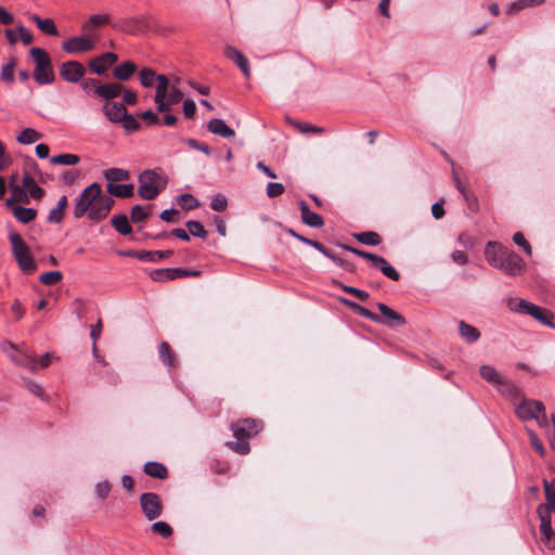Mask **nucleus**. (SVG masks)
Masks as SVG:
<instances>
[{
  "label": "nucleus",
  "instance_id": "obj_22",
  "mask_svg": "<svg viewBox=\"0 0 555 555\" xmlns=\"http://www.w3.org/2000/svg\"><path fill=\"white\" fill-rule=\"evenodd\" d=\"M127 109L124 103L106 102L103 105V114L114 124H119L126 116Z\"/></svg>",
  "mask_w": 555,
  "mask_h": 555
},
{
  "label": "nucleus",
  "instance_id": "obj_19",
  "mask_svg": "<svg viewBox=\"0 0 555 555\" xmlns=\"http://www.w3.org/2000/svg\"><path fill=\"white\" fill-rule=\"evenodd\" d=\"M118 57L113 52H105L101 55L93 57L89 61V68L96 75H103L106 73L108 67L117 62Z\"/></svg>",
  "mask_w": 555,
  "mask_h": 555
},
{
  "label": "nucleus",
  "instance_id": "obj_8",
  "mask_svg": "<svg viewBox=\"0 0 555 555\" xmlns=\"http://www.w3.org/2000/svg\"><path fill=\"white\" fill-rule=\"evenodd\" d=\"M341 247L371 262L373 267L379 269V271L388 279L392 281H398L400 279L399 272L386 260V258L348 245H341Z\"/></svg>",
  "mask_w": 555,
  "mask_h": 555
},
{
  "label": "nucleus",
  "instance_id": "obj_3",
  "mask_svg": "<svg viewBox=\"0 0 555 555\" xmlns=\"http://www.w3.org/2000/svg\"><path fill=\"white\" fill-rule=\"evenodd\" d=\"M515 413L522 422L534 420L540 427L548 425L545 406L539 400L522 399L515 403Z\"/></svg>",
  "mask_w": 555,
  "mask_h": 555
},
{
  "label": "nucleus",
  "instance_id": "obj_39",
  "mask_svg": "<svg viewBox=\"0 0 555 555\" xmlns=\"http://www.w3.org/2000/svg\"><path fill=\"white\" fill-rule=\"evenodd\" d=\"M80 158L76 154L64 153L54 155L50 158L53 165L75 166L79 163Z\"/></svg>",
  "mask_w": 555,
  "mask_h": 555
},
{
  "label": "nucleus",
  "instance_id": "obj_38",
  "mask_svg": "<svg viewBox=\"0 0 555 555\" xmlns=\"http://www.w3.org/2000/svg\"><path fill=\"white\" fill-rule=\"evenodd\" d=\"M103 176L108 183H116L127 180L129 178V171L122 168H109L103 172Z\"/></svg>",
  "mask_w": 555,
  "mask_h": 555
},
{
  "label": "nucleus",
  "instance_id": "obj_13",
  "mask_svg": "<svg viewBox=\"0 0 555 555\" xmlns=\"http://www.w3.org/2000/svg\"><path fill=\"white\" fill-rule=\"evenodd\" d=\"M538 516L541 520L540 524V531L542 534V542L544 545L550 548H555V532L552 529L551 525V515H548V507H544L543 505H540L538 507Z\"/></svg>",
  "mask_w": 555,
  "mask_h": 555
},
{
  "label": "nucleus",
  "instance_id": "obj_18",
  "mask_svg": "<svg viewBox=\"0 0 555 555\" xmlns=\"http://www.w3.org/2000/svg\"><path fill=\"white\" fill-rule=\"evenodd\" d=\"M156 82L157 86L154 95V103L156 104V109L158 113H167V104L165 100L167 99V95L172 85L166 75H158Z\"/></svg>",
  "mask_w": 555,
  "mask_h": 555
},
{
  "label": "nucleus",
  "instance_id": "obj_20",
  "mask_svg": "<svg viewBox=\"0 0 555 555\" xmlns=\"http://www.w3.org/2000/svg\"><path fill=\"white\" fill-rule=\"evenodd\" d=\"M377 308L382 314L379 323H383L389 327L402 326L405 324V319L384 302H378Z\"/></svg>",
  "mask_w": 555,
  "mask_h": 555
},
{
  "label": "nucleus",
  "instance_id": "obj_36",
  "mask_svg": "<svg viewBox=\"0 0 555 555\" xmlns=\"http://www.w3.org/2000/svg\"><path fill=\"white\" fill-rule=\"evenodd\" d=\"M13 215L20 222L26 224L36 218L37 211L34 208L15 206V207H13Z\"/></svg>",
  "mask_w": 555,
  "mask_h": 555
},
{
  "label": "nucleus",
  "instance_id": "obj_44",
  "mask_svg": "<svg viewBox=\"0 0 555 555\" xmlns=\"http://www.w3.org/2000/svg\"><path fill=\"white\" fill-rule=\"evenodd\" d=\"M183 92L177 88L175 85L169 90V93L167 95L166 104H167V112L170 111L171 105L177 104L183 100Z\"/></svg>",
  "mask_w": 555,
  "mask_h": 555
},
{
  "label": "nucleus",
  "instance_id": "obj_51",
  "mask_svg": "<svg viewBox=\"0 0 555 555\" xmlns=\"http://www.w3.org/2000/svg\"><path fill=\"white\" fill-rule=\"evenodd\" d=\"M227 446L238 454H247L250 451L249 443L246 440L229 441Z\"/></svg>",
  "mask_w": 555,
  "mask_h": 555
},
{
  "label": "nucleus",
  "instance_id": "obj_41",
  "mask_svg": "<svg viewBox=\"0 0 555 555\" xmlns=\"http://www.w3.org/2000/svg\"><path fill=\"white\" fill-rule=\"evenodd\" d=\"M543 2L544 0H516L508 5L507 11L513 14L529 7L540 5Z\"/></svg>",
  "mask_w": 555,
  "mask_h": 555
},
{
  "label": "nucleus",
  "instance_id": "obj_49",
  "mask_svg": "<svg viewBox=\"0 0 555 555\" xmlns=\"http://www.w3.org/2000/svg\"><path fill=\"white\" fill-rule=\"evenodd\" d=\"M186 228L189 229L190 233L193 236L205 238L207 236V231L203 227V224L195 220H190L185 223Z\"/></svg>",
  "mask_w": 555,
  "mask_h": 555
},
{
  "label": "nucleus",
  "instance_id": "obj_10",
  "mask_svg": "<svg viewBox=\"0 0 555 555\" xmlns=\"http://www.w3.org/2000/svg\"><path fill=\"white\" fill-rule=\"evenodd\" d=\"M525 266L522 258L514 250L508 249L496 269L503 271L507 275L515 276L524 272Z\"/></svg>",
  "mask_w": 555,
  "mask_h": 555
},
{
  "label": "nucleus",
  "instance_id": "obj_60",
  "mask_svg": "<svg viewBox=\"0 0 555 555\" xmlns=\"http://www.w3.org/2000/svg\"><path fill=\"white\" fill-rule=\"evenodd\" d=\"M354 312L358 313L359 315L361 317H364L371 321H374V322H380V317L371 312L370 310H367L366 308L360 306V305H354Z\"/></svg>",
  "mask_w": 555,
  "mask_h": 555
},
{
  "label": "nucleus",
  "instance_id": "obj_61",
  "mask_svg": "<svg viewBox=\"0 0 555 555\" xmlns=\"http://www.w3.org/2000/svg\"><path fill=\"white\" fill-rule=\"evenodd\" d=\"M16 31L18 34V39H21V41L27 46V44H30L34 40V36L33 34L26 29L23 25H18L16 27Z\"/></svg>",
  "mask_w": 555,
  "mask_h": 555
},
{
  "label": "nucleus",
  "instance_id": "obj_52",
  "mask_svg": "<svg viewBox=\"0 0 555 555\" xmlns=\"http://www.w3.org/2000/svg\"><path fill=\"white\" fill-rule=\"evenodd\" d=\"M152 531L164 538H168L172 533V528L166 521H156L152 525Z\"/></svg>",
  "mask_w": 555,
  "mask_h": 555
},
{
  "label": "nucleus",
  "instance_id": "obj_26",
  "mask_svg": "<svg viewBox=\"0 0 555 555\" xmlns=\"http://www.w3.org/2000/svg\"><path fill=\"white\" fill-rule=\"evenodd\" d=\"M207 129L211 133L221 138H231L235 134L234 130L230 128L223 119L220 118L211 119L207 125Z\"/></svg>",
  "mask_w": 555,
  "mask_h": 555
},
{
  "label": "nucleus",
  "instance_id": "obj_12",
  "mask_svg": "<svg viewBox=\"0 0 555 555\" xmlns=\"http://www.w3.org/2000/svg\"><path fill=\"white\" fill-rule=\"evenodd\" d=\"M10 359L15 364L26 367L33 373L38 371V357L25 345L17 346L15 352L10 353Z\"/></svg>",
  "mask_w": 555,
  "mask_h": 555
},
{
  "label": "nucleus",
  "instance_id": "obj_15",
  "mask_svg": "<svg viewBox=\"0 0 555 555\" xmlns=\"http://www.w3.org/2000/svg\"><path fill=\"white\" fill-rule=\"evenodd\" d=\"M261 427L260 422L251 418H245L231 425L233 436L238 440H247L251 438L259 433Z\"/></svg>",
  "mask_w": 555,
  "mask_h": 555
},
{
  "label": "nucleus",
  "instance_id": "obj_56",
  "mask_svg": "<svg viewBox=\"0 0 555 555\" xmlns=\"http://www.w3.org/2000/svg\"><path fill=\"white\" fill-rule=\"evenodd\" d=\"M513 242L521 247L524 249V251L527 254V255H531L532 254V249H531V246L530 244L527 242V240L525 238V236L522 235V233L520 232H517L513 235Z\"/></svg>",
  "mask_w": 555,
  "mask_h": 555
},
{
  "label": "nucleus",
  "instance_id": "obj_30",
  "mask_svg": "<svg viewBox=\"0 0 555 555\" xmlns=\"http://www.w3.org/2000/svg\"><path fill=\"white\" fill-rule=\"evenodd\" d=\"M29 18H30V21H33L37 25V27L43 34H47V35H50V36H57L59 35V30H57L53 20H51V18H41L37 14H31L29 16Z\"/></svg>",
  "mask_w": 555,
  "mask_h": 555
},
{
  "label": "nucleus",
  "instance_id": "obj_42",
  "mask_svg": "<svg viewBox=\"0 0 555 555\" xmlns=\"http://www.w3.org/2000/svg\"><path fill=\"white\" fill-rule=\"evenodd\" d=\"M177 203L185 210L195 209L199 206V202L190 193L179 195Z\"/></svg>",
  "mask_w": 555,
  "mask_h": 555
},
{
  "label": "nucleus",
  "instance_id": "obj_23",
  "mask_svg": "<svg viewBox=\"0 0 555 555\" xmlns=\"http://www.w3.org/2000/svg\"><path fill=\"white\" fill-rule=\"evenodd\" d=\"M508 248L496 242H488L485 249V257L490 266L496 269Z\"/></svg>",
  "mask_w": 555,
  "mask_h": 555
},
{
  "label": "nucleus",
  "instance_id": "obj_63",
  "mask_svg": "<svg viewBox=\"0 0 555 555\" xmlns=\"http://www.w3.org/2000/svg\"><path fill=\"white\" fill-rule=\"evenodd\" d=\"M94 491L99 498L104 500L111 491V483L107 480L98 482L95 485Z\"/></svg>",
  "mask_w": 555,
  "mask_h": 555
},
{
  "label": "nucleus",
  "instance_id": "obj_28",
  "mask_svg": "<svg viewBox=\"0 0 555 555\" xmlns=\"http://www.w3.org/2000/svg\"><path fill=\"white\" fill-rule=\"evenodd\" d=\"M23 191L25 193V196L29 195L34 198H41L44 194V191L42 188H40L35 179L30 177L29 175H25L23 177L22 181Z\"/></svg>",
  "mask_w": 555,
  "mask_h": 555
},
{
  "label": "nucleus",
  "instance_id": "obj_64",
  "mask_svg": "<svg viewBox=\"0 0 555 555\" xmlns=\"http://www.w3.org/2000/svg\"><path fill=\"white\" fill-rule=\"evenodd\" d=\"M196 113L195 102L191 99H188L183 102V114L186 118L192 119Z\"/></svg>",
  "mask_w": 555,
  "mask_h": 555
},
{
  "label": "nucleus",
  "instance_id": "obj_54",
  "mask_svg": "<svg viewBox=\"0 0 555 555\" xmlns=\"http://www.w3.org/2000/svg\"><path fill=\"white\" fill-rule=\"evenodd\" d=\"M542 428L545 430L551 448L555 450V417L552 416V418L548 420V425Z\"/></svg>",
  "mask_w": 555,
  "mask_h": 555
},
{
  "label": "nucleus",
  "instance_id": "obj_50",
  "mask_svg": "<svg viewBox=\"0 0 555 555\" xmlns=\"http://www.w3.org/2000/svg\"><path fill=\"white\" fill-rule=\"evenodd\" d=\"M527 434H528L529 439H530V444L534 449V451L539 455L544 456L545 455V448H544L542 441L537 436V434L532 429H529V428H527Z\"/></svg>",
  "mask_w": 555,
  "mask_h": 555
},
{
  "label": "nucleus",
  "instance_id": "obj_7",
  "mask_svg": "<svg viewBox=\"0 0 555 555\" xmlns=\"http://www.w3.org/2000/svg\"><path fill=\"white\" fill-rule=\"evenodd\" d=\"M479 373L483 379L493 385L504 396H517V387L509 379L502 376L495 367L485 364L479 367Z\"/></svg>",
  "mask_w": 555,
  "mask_h": 555
},
{
  "label": "nucleus",
  "instance_id": "obj_58",
  "mask_svg": "<svg viewBox=\"0 0 555 555\" xmlns=\"http://www.w3.org/2000/svg\"><path fill=\"white\" fill-rule=\"evenodd\" d=\"M341 289L344 292L348 293V294H351V295L356 296L361 301H365L370 297L367 292L359 289V288L353 287V286L341 285Z\"/></svg>",
  "mask_w": 555,
  "mask_h": 555
},
{
  "label": "nucleus",
  "instance_id": "obj_24",
  "mask_svg": "<svg viewBox=\"0 0 555 555\" xmlns=\"http://www.w3.org/2000/svg\"><path fill=\"white\" fill-rule=\"evenodd\" d=\"M122 91H124V88L120 83L109 82V83L95 86L94 94L96 96L109 102V100H113V99L119 96Z\"/></svg>",
  "mask_w": 555,
  "mask_h": 555
},
{
  "label": "nucleus",
  "instance_id": "obj_21",
  "mask_svg": "<svg viewBox=\"0 0 555 555\" xmlns=\"http://www.w3.org/2000/svg\"><path fill=\"white\" fill-rule=\"evenodd\" d=\"M223 53L229 60L233 61L240 67L246 78H249L250 69L248 60L240 50L231 44H228L224 47Z\"/></svg>",
  "mask_w": 555,
  "mask_h": 555
},
{
  "label": "nucleus",
  "instance_id": "obj_62",
  "mask_svg": "<svg viewBox=\"0 0 555 555\" xmlns=\"http://www.w3.org/2000/svg\"><path fill=\"white\" fill-rule=\"evenodd\" d=\"M293 125L302 133H309V132L320 133L323 131V128L313 126L311 124L294 121Z\"/></svg>",
  "mask_w": 555,
  "mask_h": 555
},
{
  "label": "nucleus",
  "instance_id": "obj_9",
  "mask_svg": "<svg viewBox=\"0 0 555 555\" xmlns=\"http://www.w3.org/2000/svg\"><path fill=\"white\" fill-rule=\"evenodd\" d=\"M113 27L130 35H140L150 28V22L145 15H135L121 20Z\"/></svg>",
  "mask_w": 555,
  "mask_h": 555
},
{
  "label": "nucleus",
  "instance_id": "obj_46",
  "mask_svg": "<svg viewBox=\"0 0 555 555\" xmlns=\"http://www.w3.org/2000/svg\"><path fill=\"white\" fill-rule=\"evenodd\" d=\"M157 76L151 68H143L139 75L140 83L144 88H149L157 80Z\"/></svg>",
  "mask_w": 555,
  "mask_h": 555
},
{
  "label": "nucleus",
  "instance_id": "obj_53",
  "mask_svg": "<svg viewBox=\"0 0 555 555\" xmlns=\"http://www.w3.org/2000/svg\"><path fill=\"white\" fill-rule=\"evenodd\" d=\"M210 207L212 210L218 212L224 211L228 207V201L225 196L221 194H217L216 196H214L210 203Z\"/></svg>",
  "mask_w": 555,
  "mask_h": 555
},
{
  "label": "nucleus",
  "instance_id": "obj_33",
  "mask_svg": "<svg viewBox=\"0 0 555 555\" xmlns=\"http://www.w3.org/2000/svg\"><path fill=\"white\" fill-rule=\"evenodd\" d=\"M158 354L165 365L168 367L176 366V356L168 343L163 341L159 344Z\"/></svg>",
  "mask_w": 555,
  "mask_h": 555
},
{
  "label": "nucleus",
  "instance_id": "obj_29",
  "mask_svg": "<svg viewBox=\"0 0 555 555\" xmlns=\"http://www.w3.org/2000/svg\"><path fill=\"white\" fill-rule=\"evenodd\" d=\"M67 204H68L67 196L66 195L61 196L57 201L56 206L50 210V212L47 217V221L51 222V223H61L64 218V214H65Z\"/></svg>",
  "mask_w": 555,
  "mask_h": 555
},
{
  "label": "nucleus",
  "instance_id": "obj_43",
  "mask_svg": "<svg viewBox=\"0 0 555 555\" xmlns=\"http://www.w3.org/2000/svg\"><path fill=\"white\" fill-rule=\"evenodd\" d=\"M354 237L362 244L376 246L380 243L379 235L375 232L367 231L354 234Z\"/></svg>",
  "mask_w": 555,
  "mask_h": 555
},
{
  "label": "nucleus",
  "instance_id": "obj_47",
  "mask_svg": "<svg viewBox=\"0 0 555 555\" xmlns=\"http://www.w3.org/2000/svg\"><path fill=\"white\" fill-rule=\"evenodd\" d=\"M120 122L125 131L129 133L138 131L141 127L140 122L135 119V117L128 112L126 113L125 118Z\"/></svg>",
  "mask_w": 555,
  "mask_h": 555
},
{
  "label": "nucleus",
  "instance_id": "obj_6",
  "mask_svg": "<svg viewBox=\"0 0 555 555\" xmlns=\"http://www.w3.org/2000/svg\"><path fill=\"white\" fill-rule=\"evenodd\" d=\"M29 54L35 62L34 78L39 85H50L54 81L55 76L49 54L41 48L34 47L29 50Z\"/></svg>",
  "mask_w": 555,
  "mask_h": 555
},
{
  "label": "nucleus",
  "instance_id": "obj_5",
  "mask_svg": "<svg viewBox=\"0 0 555 555\" xmlns=\"http://www.w3.org/2000/svg\"><path fill=\"white\" fill-rule=\"evenodd\" d=\"M9 241L11 243L12 254L17 261L20 269L25 273L34 272L37 268V264L29 250V247L24 242L22 236L15 231H10Z\"/></svg>",
  "mask_w": 555,
  "mask_h": 555
},
{
  "label": "nucleus",
  "instance_id": "obj_27",
  "mask_svg": "<svg viewBox=\"0 0 555 555\" xmlns=\"http://www.w3.org/2000/svg\"><path fill=\"white\" fill-rule=\"evenodd\" d=\"M107 195L111 197L116 196L119 198H128L133 195L134 186L131 183L127 184H117V183H107Z\"/></svg>",
  "mask_w": 555,
  "mask_h": 555
},
{
  "label": "nucleus",
  "instance_id": "obj_35",
  "mask_svg": "<svg viewBox=\"0 0 555 555\" xmlns=\"http://www.w3.org/2000/svg\"><path fill=\"white\" fill-rule=\"evenodd\" d=\"M41 138H42V134L39 131H37L33 128H25L17 135L16 141L20 144L28 145V144L35 143L36 141L40 140Z\"/></svg>",
  "mask_w": 555,
  "mask_h": 555
},
{
  "label": "nucleus",
  "instance_id": "obj_25",
  "mask_svg": "<svg viewBox=\"0 0 555 555\" xmlns=\"http://www.w3.org/2000/svg\"><path fill=\"white\" fill-rule=\"evenodd\" d=\"M301 220L305 224L311 228H321L324 224L323 218L313 211L310 210L309 205L300 201L298 203Z\"/></svg>",
  "mask_w": 555,
  "mask_h": 555
},
{
  "label": "nucleus",
  "instance_id": "obj_45",
  "mask_svg": "<svg viewBox=\"0 0 555 555\" xmlns=\"http://www.w3.org/2000/svg\"><path fill=\"white\" fill-rule=\"evenodd\" d=\"M15 65V60L11 59L5 65L2 66L0 77L3 81L9 83H12L14 81Z\"/></svg>",
  "mask_w": 555,
  "mask_h": 555
},
{
  "label": "nucleus",
  "instance_id": "obj_32",
  "mask_svg": "<svg viewBox=\"0 0 555 555\" xmlns=\"http://www.w3.org/2000/svg\"><path fill=\"white\" fill-rule=\"evenodd\" d=\"M459 332L462 338L469 344L477 341L480 337L479 330L464 321L459 322Z\"/></svg>",
  "mask_w": 555,
  "mask_h": 555
},
{
  "label": "nucleus",
  "instance_id": "obj_40",
  "mask_svg": "<svg viewBox=\"0 0 555 555\" xmlns=\"http://www.w3.org/2000/svg\"><path fill=\"white\" fill-rule=\"evenodd\" d=\"M544 491H545V498L547 501L546 505H543L544 507H548V514L553 511L555 512V479L552 481H547L546 479L543 480Z\"/></svg>",
  "mask_w": 555,
  "mask_h": 555
},
{
  "label": "nucleus",
  "instance_id": "obj_34",
  "mask_svg": "<svg viewBox=\"0 0 555 555\" xmlns=\"http://www.w3.org/2000/svg\"><path fill=\"white\" fill-rule=\"evenodd\" d=\"M144 473L151 477L165 479L168 476L167 468L158 462H147L144 465Z\"/></svg>",
  "mask_w": 555,
  "mask_h": 555
},
{
  "label": "nucleus",
  "instance_id": "obj_48",
  "mask_svg": "<svg viewBox=\"0 0 555 555\" xmlns=\"http://www.w3.org/2000/svg\"><path fill=\"white\" fill-rule=\"evenodd\" d=\"M63 278V274L61 271H49L39 276L40 283L44 285H55L59 283Z\"/></svg>",
  "mask_w": 555,
  "mask_h": 555
},
{
  "label": "nucleus",
  "instance_id": "obj_11",
  "mask_svg": "<svg viewBox=\"0 0 555 555\" xmlns=\"http://www.w3.org/2000/svg\"><path fill=\"white\" fill-rule=\"evenodd\" d=\"M111 17L108 14H92L81 25L82 35L89 38L96 47L99 41L98 28L108 24Z\"/></svg>",
  "mask_w": 555,
  "mask_h": 555
},
{
  "label": "nucleus",
  "instance_id": "obj_57",
  "mask_svg": "<svg viewBox=\"0 0 555 555\" xmlns=\"http://www.w3.org/2000/svg\"><path fill=\"white\" fill-rule=\"evenodd\" d=\"M149 211H145L144 208L140 205H134L132 208H131V220L133 222H141L143 221L144 219H146L149 217Z\"/></svg>",
  "mask_w": 555,
  "mask_h": 555
},
{
  "label": "nucleus",
  "instance_id": "obj_31",
  "mask_svg": "<svg viewBox=\"0 0 555 555\" xmlns=\"http://www.w3.org/2000/svg\"><path fill=\"white\" fill-rule=\"evenodd\" d=\"M137 65L130 61L122 62L113 70L114 77L121 81H127L135 73Z\"/></svg>",
  "mask_w": 555,
  "mask_h": 555
},
{
  "label": "nucleus",
  "instance_id": "obj_14",
  "mask_svg": "<svg viewBox=\"0 0 555 555\" xmlns=\"http://www.w3.org/2000/svg\"><path fill=\"white\" fill-rule=\"evenodd\" d=\"M141 508L149 520H154L162 515L163 505L159 496L153 492L143 493L140 496Z\"/></svg>",
  "mask_w": 555,
  "mask_h": 555
},
{
  "label": "nucleus",
  "instance_id": "obj_1",
  "mask_svg": "<svg viewBox=\"0 0 555 555\" xmlns=\"http://www.w3.org/2000/svg\"><path fill=\"white\" fill-rule=\"evenodd\" d=\"M115 201L104 194L101 185L93 182L74 199L73 215L76 219L87 216L92 222H99L107 217Z\"/></svg>",
  "mask_w": 555,
  "mask_h": 555
},
{
  "label": "nucleus",
  "instance_id": "obj_4",
  "mask_svg": "<svg viewBox=\"0 0 555 555\" xmlns=\"http://www.w3.org/2000/svg\"><path fill=\"white\" fill-rule=\"evenodd\" d=\"M507 307L513 312L531 315L543 325H547L550 327L555 326L552 322L553 315L550 311L522 298H509L507 301Z\"/></svg>",
  "mask_w": 555,
  "mask_h": 555
},
{
  "label": "nucleus",
  "instance_id": "obj_2",
  "mask_svg": "<svg viewBox=\"0 0 555 555\" xmlns=\"http://www.w3.org/2000/svg\"><path fill=\"white\" fill-rule=\"evenodd\" d=\"M138 194L147 201L155 199L167 186V178L153 169L141 172L138 177Z\"/></svg>",
  "mask_w": 555,
  "mask_h": 555
},
{
  "label": "nucleus",
  "instance_id": "obj_17",
  "mask_svg": "<svg viewBox=\"0 0 555 555\" xmlns=\"http://www.w3.org/2000/svg\"><path fill=\"white\" fill-rule=\"evenodd\" d=\"M85 74L86 68L77 61H66L60 67V76L70 83L79 82Z\"/></svg>",
  "mask_w": 555,
  "mask_h": 555
},
{
  "label": "nucleus",
  "instance_id": "obj_55",
  "mask_svg": "<svg viewBox=\"0 0 555 555\" xmlns=\"http://www.w3.org/2000/svg\"><path fill=\"white\" fill-rule=\"evenodd\" d=\"M151 278L154 280V281H170V280H175V278H172V269H157V270H154L151 274Z\"/></svg>",
  "mask_w": 555,
  "mask_h": 555
},
{
  "label": "nucleus",
  "instance_id": "obj_37",
  "mask_svg": "<svg viewBox=\"0 0 555 555\" xmlns=\"http://www.w3.org/2000/svg\"><path fill=\"white\" fill-rule=\"evenodd\" d=\"M111 223L115 230L122 235H128L132 231L126 215L114 216Z\"/></svg>",
  "mask_w": 555,
  "mask_h": 555
},
{
  "label": "nucleus",
  "instance_id": "obj_59",
  "mask_svg": "<svg viewBox=\"0 0 555 555\" xmlns=\"http://www.w3.org/2000/svg\"><path fill=\"white\" fill-rule=\"evenodd\" d=\"M284 185L282 183H279V182H270L268 183L267 185V195L270 197V198H274V197H278L280 196L281 194H283L284 192Z\"/></svg>",
  "mask_w": 555,
  "mask_h": 555
},
{
  "label": "nucleus",
  "instance_id": "obj_16",
  "mask_svg": "<svg viewBox=\"0 0 555 555\" xmlns=\"http://www.w3.org/2000/svg\"><path fill=\"white\" fill-rule=\"evenodd\" d=\"M95 46L83 35L73 36L62 42V50L68 54H80L94 50Z\"/></svg>",
  "mask_w": 555,
  "mask_h": 555
}]
</instances>
